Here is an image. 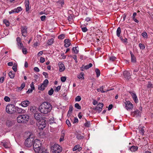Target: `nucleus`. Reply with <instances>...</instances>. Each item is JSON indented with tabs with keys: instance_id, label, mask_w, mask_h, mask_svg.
I'll use <instances>...</instances> for the list:
<instances>
[{
	"instance_id": "f257e3e1",
	"label": "nucleus",
	"mask_w": 153,
	"mask_h": 153,
	"mask_svg": "<svg viewBox=\"0 0 153 153\" xmlns=\"http://www.w3.org/2000/svg\"><path fill=\"white\" fill-rule=\"evenodd\" d=\"M52 108V105L50 103L45 102L39 106L38 109L41 113L46 114L49 112Z\"/></svg>"
},
{
	"instance_id": "f03ea898",
	"label": "nucleus",
	"mask_w": 153,
	"mask_h": 153,
	"mask_svg": "<svg viewBox=\"0 0 153 153\" xmlns=\"http://www.w3.org/2000/svg\"><path fill=\"white\" fill-rule=\"evenodd\" d=\"M41 146L40 140L37 139H36L33 144V149L36 152L38 153L39 152L41 149Z\"/></svg>"
},
{
	"instance_id": "7ed1b4c3",
	"label": "nucleus",
	"mask_w": 153,
	"mask_h": 153,
	"mask_svg": "<svg viewBox=\"0 0 153 153\" xmlns=\"http://www.w3.org/2000/svg\"><path fill=\"white\" fill-rule=\"evenodd\" d=\"M29 117L27 115L23 114L19 116L17 118V122L19 123H26Z\"/></svg>"
},
{
	"instance_id": "20e7f679",
	"label": "nucleus",
	"mask_w": 153,
	"mask_h": 153,
	"mask_svg": "<svg viewBox=\"0 0 153 153\" xmlns=\"http://www.w3.org/2000/svg\"><path fill=\"white\" fill-rule=\"evenodd\" d=\"M51 150L52 153H59L62 151V148L59 145L55 144L51 146Z\"/></svg>"
},
{
	"instance_id": "39448f33",
	"label": "nucleus",
	"mask_w": 153,
	"mask_h": 153,
	"mask_svg": "<svg viewBox=\"0 0 153 153\" xmlns=\"http://www.w3.org/2000/svg\"><path fill=\"white\" fill-rule=\"evenodd\" d=\"M6 110L7 113L9 114H12L16 111L15 106L11 104H8L7 106Z\"/></svg>"
},
{
	"instance_id": "423d86ee",
	"label": "nucleus",
	"mask_w": 153,
	"mask_h": 153,
	"mask_svg": "<svg viewBox=\"0 0 153 153\" xmlns=\"http://www.w3.org/2000/svg\"><path fill=\"white\" fill-rule=\"evenodd\" d=\"M34 140V138L31 137V135H30L25 141V146L28 147H31L33 144Z\"/></svg>"
},
{
	"instance_id": "0eeeda50",
	"label": "nucleus",
	"mask_w": 153,
	"mask_h": 153,
	"mask_svg": "<svg viewBox=\"0 0 153 153\" xmlns=\"http://www.w3.org/2000/svg\"><path fill=\"white\" fill-rule=\"evenodd\" d=\"M46 122L45 120L42 119L39 121L38 123V127L39 129L42 130L45 128L46 125Z\"/></svg>"
},
{
	"instance_id": "6e6552de",
	"label": "nucleus",
	"mask_w": 153,
	"mask_h": 153,
	"mask_svg": "<svg viewBox=\"0 0 153 153\" xmlns=\"http://www.w3.org/2000/svg\"><path fill=\"white\" fill-rule=\"evenodd\" d=\"M21 33L22 35L26 37L27 36V28L26 26L22 27L21 28Z\"/></svg>"
},
{
	"instance_id": "1a4fd4ad",
	"label": "nucleus",
	"mask_w": 153,
	"mask_h": 153,
	"mask_svg": "<svg viewBox=\"0 0 153 153\" xmlns=\"http://www.w3.org/2000/svg\"><path fill=\"white\" fill-rule=\"evenodd\" d=\"M131 114L133 116L136 117H140L141 115V112L137 109L132 112Z\"/></svg>"
},
{
	"instance_id": "9d476101",
	"label": "nucleus",
	"mask_w": 153,
	"mask_h": 153,
	"mask_svg": "<svg viewBox=\"0 0 153 153\" xmlns=\"http://www.w3.org/2000/svg\"><path fill=\"white\" fill-rule=\"evenodd\" d=\"M98 106H96L94 109V110L96 111H98L99 113H100L101 112L102 108L103 106V104L102 103H99L98 104Z\"/></svg>"
},
{
	"instance_id": "9b49d317",
	"label": "nucleus",
	"mask_w": 153,
	"mask_h": 153,
	"mask_svg": "<svg viewBox=\"0 0 153 153\" xmlns=\"http://www.w3.org/2000/svg\"><path fill=\"white\" fill-rule=\"evenodd\" d=\"M123 76L126 80H129L131 79L130 73L127 71H125L123 72Z\"/></svg>"
},
{
	"instance_id": "f8f14e48",
	"label": "nucleus",
	"mask_w": 153,
	"mask_h": 153,
	"mask_svg": "<svg viewBox=\"0 0 153 153\" xmlns=\"http://www.w3.org/2000/svg\"><path fill=\"white\" fill-rule=\"evenodd\" d=\"M125 104L127 110L128 109H131L133 108V105L130 101H126Z\"/></svg>"
},
{
	"instance_id": "ddd939ff",
	"label": "nucleus",
	"mask_w": 153,
	"mask_h": 153,
	"mask_svg": "<svg viewBox=\"0 0 153 153\" xmlns=\"http://www.w3.org/2000/svg\"><path fill=\"white\" fill-rule=\"evenodd\" d=\"M15 124V122L13 120H8L6 122V126L8 127H11Z\"/></svg>"
},
{
	"instance_id": "4468645a",
	"label": "nucleus",
	"mask_w": 153,
	"mask_h": 153,
	"mask_svg": "<svg viewBox=\"0 0 153 153\" xmlns=\"http://www.w3.org/2000/svg\"><path fill=\"white\" fill-rule=\"evenodd\" d=\"M35 118L38 121H40L41 120L42 115L40 113H35L34 115Z\"/></svg>"
},
{
	"instance_id": "2eb2a0df",
	"label": "nucleus",
	"mask_w": 153,
	"mask_h": 153,
	"mask_svg": "<svg viewBox=\"0 0 153 153\" xmlns=\"http://www.w3.org/2000/svg\"><path fill=\"white\" fill-rule=\"evenodd\" d=\"M30 103V101L28 100H25L22 102L21 103V105L23 107L27 106Z\"/></svg>"
},
{
	"instance_id": "dca6fc26",
	"label": "nucleus",
	"mask_w": 153,
	"mask_h": 153,
	"mask_svg": "<svg viewBox=\"0 0 153 153\" xmlns=\"http://www.w3.org/2000/svg\"><path fill=\"white\" fill-rule=\"evenodd\" d=\"M59 71L60 72H62L65 70V67L63 64L62 62H59Z\"/></svg>"
},
{
	"instance_id": "f3484780",
	"label": "nucleus",
	"mask_w": 153,
	"mask_h": 153,
	"mask_svg": "<svg viewBox=\"0 0 153 153\" xmlns=\"http://www.w3.org/2000/svg\"><path fill=\"white\" fill-rule=\"evenodd\" d=\"M131 94L132 97L134 101V102L137 103L138 102V100L136 95L134 93L132 92H129Z\"/></svg>"
},
{
	"instance_id": "a211bd4d",
	"label": "nucleus",
	"mask_w": 153,
	"mask_h": 153,
	"mask_svg": "<svg viewBox=\"0 0 153 153\" xmlns=\"http://www.w3.org/2000/svg\"><path fill=\"white\" fill-rule=\"evenodd\" d=\"M130 53L131 56V62L134 63H135L136 62V58L131 51L130 52Z\"/></svg>"
},
{
	"instance_id": "6ab92c4d",
	"label": "nucleus",
	"mask_w": 153,
	"mask_h": 153,
	"mask_svg": "<svg viewBox=\"0 0 153 153\" xmlns=\"http://www.w3.org/2000/svg\"><path fill=\"white\" fill-rule=\"evenodd\" d=\"M64 46L66 48H68L71 45L70 41L68 39H66L64 41Z\"/></svg>"
},
{
	"instance_id": "aec40b11",
	"label": "nucleus",
	"mask_w": 153,
	"mask_h": 153,
	"mask_svg": "<svg viewBox=\"0 0 153 153\" xmlns=\"http://www.w3.org/2000/svg\"><path fill=\"white\" fill-rule=\"evenodd\" d=\"M25 4L26 7V11L27 12L29 9V0H25Z\"/></svg>"
},
{
	"instance_id": "412c9836",
	"label": "nucleus",
	"mask_w": 153,
	"mask_h": 153,
	"mask_svg": "<svg viewBox=\"0 0 153 153\" xmlns=\"http://www.w3.org/2000/svg\"><path fill=\"white\" fill-rule=\"evenodd\" d=\"M144 126H139L138 127L139 132L142 135H144V133L145 132V131L144 129Z\"/></svg>"
},
{
	"instance_id": "4be33fe9",
	"label": "nucleus",
	"mask_w": 153,
	"mask_h": 153,
	"mask_svg": "<svg viewBox=\"0 0 153 153\" xmlns=\"http://www.w3.org/2000/svg\"><path fill=\"white\" fill-rule=\"evenodd\" d=\"M138 149V147L136 146H132L130 147L129 148V149L132 152H135Z\"/></svg>"
},
{
	"instance_id": "5701e85b",
	"label": "nucleus",
	"mask_w": 153,
	"mask_h": 153,
	"mask_svg": "<svg viewBox=\"0 0 153 153\" xmlns=\"http://www.w3.org/2000/svg\"><path fill=\"white\" fill-rule=\"evenodd\" d=\"M37 109V108L34 106H31L30 108V111L33 113H35L36 112Z\"/></svg>"
},
{
	"instance_id": "b1692460",
	"label": "nucleus",
	"mask_w": 153,
	"mask_h": 153,
	"mask_svg": "<svg viewBox=\"0 0 153 153\" xmlns=\"http://www.w3.org/2000/svg\"><path fill=\"white\" fill-rule=\"evenodd\" d=\"M65 135V134L64 132H63V131H62V134L59 139V140L60 142L64 140V137Z\"/></svg>"
},
{
	"instance_id": "393cba45",
	"label": "nucleus",
	"mask_w": 153,
	"mask_h": 153,
	"mask_svg": "<svg viewBox=\"0 0 153 153\" xmlns=\"http://www.w3.org/2000/svg\"><path fill=\"white\" fill-rule=\"evenodd\" d=\"M76 137L78 140H81L84 138V137L81 134L77 133L76 134Z\"/></svg>"
},
{
	"instance_id": "a878e982",
	"label": "nucleus",
	"mask_w": 153,
	"mask_h": 153,
	"mask_svg": "<svg viewBox=\"0 0 153 153\" xmlns=\"http://www.w3.org/2000/svg\"><path fill=\"white\" fill-rule=\"evenodd\" d=\"M121 32V29L120 27H118L116 31L117 35L118 37H120Z\"/></svg>"
},
{
	"instance_id": "bb28decb",
	"label": "nucleus",
	"mask_w": 153,
	"mask_h": 153,
	"mask_svg": "<svg viewBox=\"0 0 153 153\" xmlns=\"http://www.w3.org/2000/svg\"><path fill=\"white\" fill-rule=\"evenodd\" d=\"M49 82L48 80L47 79H45L43 81V83L42 84L45 87H47L48 84Z\"/></svg>"
},
{
	"instance_id": "cd10ccee",
	"label": "nucleus",
	"mask_w": 153,
	"mask_h": 153,
	"mask_svg": "<svg viewBox=\"0 0 153 153\" xmlns=\"http://www.w3.org/2000/svg\"><path fill=\"white\" fill-rule=\"evenodd\" d=\"M14 10L15 13H18L22 10V9L21 7H19L15 8Z\"/></svg>"
},
{
	"instance_id": "c85d7f7f",
	"label": "nucleus",
	"mask_w": 153,
	"mask_h": 153,
	"mask_svg": "<svg viewBox=\"0 0 153 153\" xmlns=\"http://www.w3.org/2000/svg\"><path fill=\"white\" fill-rule=\"evenodd\" d=\"M17 112L19 113H23L24 112L25 110L21 108L17 107Z\"/></svg>"
},
{
	"instance_id": "c756f323",
	"label": "nucleus",
	"mask_w": 153,
	"mask_h": 153,
	"mask_svg": "<svg viewBox=\"0 0 153 153\" xmlns=\"http://www.w3.org/2000/svg\"><path fill=\"white\" fill-rule=\"evenodd\" d=\"M46 87H45L42 84L39 85L38 87V89L39 90L42 91H43Z\"/></svg>"
},
{
	"instance_id": "7c9ffc66",
	"label": "nucleus",
	"mask_w": 153,
	"mask_h": 153,
	"mask_svg": "<svg viewBox=\"0 0 153 153\" xmlns=\"http://www.w3.org/2000/svg\"><path fill=\"white\" fill-rule=\"evenodd\" d=\"M9 76L12 79L15 76V73H13L12 71H10L9 73Z\"/></svg>"
},
{
	"instance_id": "2f4dec72",
	"label": "nucleus",
	"mask_w": 153,
	"mask_h": 153,
	"mask_svg": "<svg viewBox=\"0 0 153 153\" xmlns=\"http://www.w3.org/2000/svg\"><path fill=\"white\" fill-rule=\"evenodd\" d=\"M54 42V39L53 38L49 39L48 40L47 44L49 45H51Z\"/></svg>"
},
{
	"instance_id": "473e14b6",
	"label": "nucleus",
	"mask_w": 153,
	"mask_h": 153,
	"mask_svg": "<svg viewBox=\"0 0 153 153\" xmlns=\"http://www.w3.org/2000/svg\"><path fill=\"white\" fill-rule=\"evenodd\" d=\"M95 72L97 74V77H98L100 75V70L98 68H96L95 69Z\"/></svg>"
},
{
	"instance_id": "72a5a7b5",
	"label": "nucleus",
	"mask_w": 153,
	"mask_h": 153,
	"mask_svg": "<svg viewBox=\"0 0 153 153\" xmlns=\"http://www.w3.org/2000/svg\"><path fill=\"white\" fill-rule=\"evenodd\" d=\"M84 73L83 72H81L79 75L77 76V78L79 79H83L84 78Z\"/></svg>"
},
{
	"instance_id": "f704fd0d",
	"label": "nucleus",
	"mask_w": 153,
	"mask_h": 153,
	"mask_svg": "<svg viewBox=\"0 0 153 153\" xmlns=\"http://www.w3.org/2000/svg\"><path fill=\"white\" fill-rule=\"evenodd\" d=\"M56 3L60 4L62 7L64 4V0H59L57 1Z\"/></svg>"
},
{
	"instance_id": "c9c22d12",
	"label": "nucleus",
	"mask_w": 153,
	"mask_h": 153,
	"mask_svg": "<svg viewBox=\"0 0 153 153\" xmlns=\"http://www.w3.org/2000/svg\"><path fill=\"white\" fill-rule=\"evenodd\" d=\"M25 82L22 83L21 85V86L19 88V90H22L25 86Z\"/></svg>"
},
{
	"instance_id": "e433bc0d",
	"label": "nucleus",
	"mask_w": 153,
	"mask_h": 153,
	"mask_svg": "<svg viewBox=\"0 0 153 153\" xmlns=\"http://www.w3.org/2000/svg\"><path fill=\"white\" fill-rule=\"evenodd\" d=\"M139 46L140 49L143 50L145 48V45L142 43H140L139 44Z\"/></svg>"
},
{
	"instance_id": "4c0bfd02",
	"label": "nucleus",
	"mask_w": 153,
	"mask_h": 153,
	"mask_svg": "<svg viewBox=\"0 0 153 153\" xmlns=\"http://www.w3.org/2000/svg\"><path fill=\"white\" fill-rule=\"evenodd\" d=\"M85 120L86 122L84 123V126L86 127H89L91 124L90 122V121L88 122L86 120Z\"/></svg>"
},
{
	"instance_id": "58836bf2",
	"label": "nucleus",
	"mask_w": 153,
	"mask_h": 153,
	"mask_svg": "<svg viewBox=\"0 0 153 153\" xmlns=\"http://www.w3.org/2000/svg\"><path fill=\"white\" fill-rule=\"evenodd\" d=\"M120 38L123 42L126 43L127 42V38H125L124 39H123L122 36L120 37Z\"/></svg>"
},
{
	"instance_id": "ea45409f",
	"label": "nucleus",
	"mask_w": 153,
	"mask_h": 153,
	"mask_svg": "<svg viewBox=\"0 0 153 153\" xmlns=\"http://www.w3.org/2000/svg\"><path fill=\"white\" fill-rule=\"evenodd\" d=\"M72 50L74 51V53L76 54H77L78 52V51L76 47H73L72 49Z\"/></svg>"
},
{
	"instance_id": "a19ab883",
	"label": "nucleus",
	"mask_w": 153,
	"mask_h": 153,
	"mask_svg": "<svg viewBox=\"0 0 153 153\" xmlns=\"http://www.w3.org/2000/svg\"><path fill=\"white\" fill-rule=\"evenodd\" d=\"M2 144L3 146L5 148H7L8 147V146L7 145V142L3 141V142H2Z\"/></svg>"
},
{
	"instance_id": "79ce46f5",
	"label": "nucleus",
	"mask_w": 153,
	"mask_h": 153,
	"mask_svg": "<svg viewBox=\"0 0 153 153\" xmlns=\"http://www.w3.org/2000/svg\"><path fill=\"white\" fill-rule=\"evenodd\" d=\"M93 65L92 63H90L88 65H86L85 66V69L87 70L92 66Z\"/></svg>"
},
{
	"instance_id": "37998d69",
	"label": "nucleus",
	"mask_w": 153,
	"mask_h": 153,
	"mask_svg": "<svg viewBox=\"0 0 153 153\" xmlns=\"http://www.w3.org/2000/svg\"><path fill=\"white\" fill-rule=\"evenodd\" d=\"M81 99V97L79 96H77L75 99V100L76 101H80Z\"/></svg>"
},
{
	"instance_id": "c03bdc74",
	"label": "nucleus",
	"mask_w": 153,
	"mask_h": 153,
	"mask_svg": "<svg viewBox=\"0 0 153 153\" xmlns=\"http://www.w3.org/2000/svg\"><path fill=\"white\" fill-rule=\"evenodd\" d=\"M147 88H153V85L150 82H148L147 84Z\"/></svg>"
},
{
	"instance_id": "a18cd8bd",
	"label": "nucleus",
	"mask_w": 153,
	"mask_h": 153,
	"mask_svg": "<svg viewBox=\"0 0 153 153\" xmlns=\"http://www.w3.org/2000/svg\"><path fill=\"white\" fill-rule=\"evenodd\" d=\"M4 100L6 102H10V98L7 96H5L4 97Z\"/></svg>"
},
{
	"instance_id": "49530a36",
	"label": "nucleus",
	"mask_w": 153,
	"mask_h": 153,
	"mask_svg": "<svg viewBox=\"0 0 153 153\" xmlns=\"http://www.w3.org/2000/svg\"><path fill=\"white\" fill-rule=\"evenodd\" d=\"M12 69L14 72L17 71V65L16 64H14L12 67Z\"/></svg>"
},
{
	"instance_id": "de8ad7c7",
	"label": "nucleus",
	"mask_w": 153,
	"mask_h": 153,
	"mask_svg": "<svg viewBox=\"0 0 153 153\" xmlns=\"http://www.w3.org/2000/svg\"><path fill=\"white\" fill-rule=\"evenodd\" d=\"M75 107L77 109H80L81 108V106L78 103H76L75 105Z\"/></svg>"
},
{
	"instance_id": "09e8293b",
	"label": "nucleus",
	"mask_w": 153,
	"mask_h": 153,
	"mask_svg": "<svg viewBox=\"0 0 153 153\" xmlns=\"http://www.w3.org/2000/svg\"><path fill=\"white\" fill-rule=\"evenodd\" d=\"M53 92V88H51L50 90L48 91V94L50 95H52Z\"/></svg>"
},
{
	"instance_id": "8fccbe9b",
	"label": "nucleus",
	"mask_w": 153,
	"mask_h": 153,
	"mask_svg": "<svg viewBox=\"0 0 153 153\" xmlns=\"http://www.w3.org/2000/svg\"><path fill=\"white\" fill-rule=\"evenodd\" d=\"M79 145H76L73 149V151H76L79 148Z\"/></svg>"
},
{
	"instance_id": "3c124183",
	"label": "nucleus",
	"mask_w": 153,
	"mask_h": 153,
	"mask_svg": "<svg viewBox=\"0 0 153 153\" xmlns=\"http://www.w3.org/2000/svg\"><path fill=\"white\" fill-rule=\"evenodd\" d=\"M3 22L4 23L6 24L7 26H9L10 25V23L8 21L6 20H4Z\"/></svg>"
},
{
	"instance_id": "603ef678",
	"label": "nucleus",
	"mask_w": 153,
	"mask_h": 153,
	"mask_svg": "<svg viewBox=\"0 0 153 153\" xmlns=\"http://www.w3.org/2000/svg\"><path fill=\"white\" fill-rule=\"evenodd\" d=\"M142 35L144 38H147V35L146 32H143L141 34Z\"/></svg>"
},
{
	"instance_id": "864d4df0",
	"label": "nucleus",
	"mask_w": 153,
	"mask_h": 153,
	"mask_svg": "<svg viewBox=\"0 0 153 153\" xmlns=\"http://www.w3.org/2000/svg\"><path fill=\"white\" fill-rule=\"evenodd\" d=\"M66 79V76H62L61 77V80L62 82H65Z\"/></svg>"
},
{
	"instance_id": "5fc2aeb1",
	"label": "nucleus",
	"mask_w": 153,
	"mask_h": 153,
	"mask_svg": "<svg viewBox=\"0 0 153 153\" xmlns=\"http://www.w3.org/2000/svg\"><path fill=\"white\" fill-rule=\"evenodd\" d=\"M22 51L23 53L25 54L27 53V49L25 48H23L22 49Z\"/></svg>"
},
{
	"instance_id": "6e6d98bb",
	"label": "nucleus",
	"mask_w": 153,
	"mask_h": 153,
	"mask_svg": "<svg viewBox=\"0 0 153 153\" xmlns=\"http://www.w3.org/2000/svg\"><path fill=\"white\" fill-rule=\"evenodd\" d=\"M65 35L64 34H62L59 36L58 38L59 39H62L65 38Z\"/></svg>"
},
{
	"instance_id": "4d7b16f0",
	"label": "nucleus",
	"mask_w": 153,
	"mask_h": 153,
	"mask_svg": "<svg viewBox=\"0 0 153 153\" xmlns=\"http://www.w3.org/2000/svg\"><path fill=\"white\" fill-rule=\"evenodd\" d=\"M30 85L31 88V89L33 90L35 89L34 85V83L33 82H31Z\"/></svg>"
},
{
	"instance_id": "13d9d810",
	"label": "nucleus",
	"mask_w": 153,
	"mask_h": 153,
	"mask_svg": "<svg viewBox=\"0 0 153 153\" xmlns=\"http://www.w3.org/2000/svg\"><path fill=\"white\" fill-rule=\"evenodd\" d=\"M60 88L61 86H58L56 88V89H54V91H55L58 92L60 90Z\"/></svg>"
},
{
	"instance_id": "bf43d9fd",
	"label": "nucleus",
	"mask_w": 153,
	"mask_h": 153,
	"mask_svg": "<svg viewBox=\"0 0 153 153\" xmlns=\"http://www.w3.org/2000/svg\"><path fill=\"white\" fill-rule=\"evenodd\" d=\"M49 122L50 123V124H52L53 123H55V122H54V118H51L49 120Z\"/></svg>"
},
{
	"instance_id": "052dcab7",
	"label": "nucleus",
	"mask_w": 153,
	"mask_h": 153,
	"mask_svg": "<svg viewBox=\"0 0 153 153\" xmlns=\"http://www.w3.org/2000/svg\"><path fill=\"white\" fill-rule=\"evenodd\" d=\"M43 75L45 76V78H48V74L47 73L45 72H43Z\"/></svg>"
},
{
	"instance_id": "680f3d73",
	"label": "nucleus",
	"mask_w": 153,
	"mask_h": 153,
	"mask_svg": "<svg viewBox=\"0 0 153 153\" xmlns=\"http://www.w3.org/2000/svg\"><path fill=\"white\" fill-rule=\"evenodd\" d=\"M45 59L42 57L40 58V62L41 63H43L45 61Z\"/></svg>"
},
{
	"instance_id": "e2e57ef3",
	"label": "nucleus",
	"mask_w": 153,
	"mask_h": 153,
	"mask_svg": "<svg viewBox=\"0 0 153 153\" xmlns=\"http://www.w3.org/2000/svg\"><path fill=\"white\" fill-rule=\"evenodd\" d=\"M116 59V57L114 56H111L109 57V59L111 61H114Z\"/></svg>"
},
{
	"instance_id": "0e129e2a",
	"label": "nucleus",
	"mask_w": 153,
	"mask_h": 153,
	"mask_svg": "<svg viewBox=\"0 0 153 153\" xmlns=\"http://www.w3.org/2000/svg\"><path fill=\"white\" fill-rule=\"evenodd\" d=\"M66 123L67 124L68 127H70L71 126V124L69 121L68 120H67L66 121Z\"/></svg>"
},
{
	"instance_id": "69168bd1",
	"label": "nucleus",
	"mask_w": 153,
	"mask_h": 153,
	"mask_svg": "<svg viewBox=\"0 0 153 153\" xmlns=\"http://www.w3.org/2000/svg\"><path fill=\"white\" fill-rule=\"evenodd\" d=\"M68 20L69 21H70L72 20L73 19V17L72 15H70V16H69L67 18Z\"/></svg>"
},
{
	"instance_id": "338daca9",
	"label": "nucleus",
	"mask_w": 153,
	"mask_h": 153,
	"mask_svg": "<svg viewBox=\"0 0 153 153\" xmlns=\"http://www.w3.org/2000/svg\"><path fill=\"white\" fill-rule=\"evenodd\" d=\"M82 30L84 32H85L88 30V29L86 27H84L82 28Z\"/></svg>"
},
{
	"instance_id": "774afa93",
	"label": "nucleus",
	"mask_w": 153,
	"mask_h": 153,
	"mask_svg": "<svg viewBox=\"0 0 153 153\" xmlns=\"http://www.w3.org/2000/svg\"><path fill=\"white\" fill-rule=\"evenodd\" d=\"M18 45L19 47V48L20 49L22 48L23 46V45L22 43V42H19L18 43Z\"/></svg>"
}]
</instances>
